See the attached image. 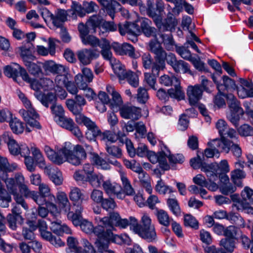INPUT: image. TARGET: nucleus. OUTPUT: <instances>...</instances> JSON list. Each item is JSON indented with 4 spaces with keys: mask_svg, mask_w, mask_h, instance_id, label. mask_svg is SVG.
<instances>
[{
    "mask_svg": "<svg viewBox=\"0 0 253 253\" xmlns=\"http://www.w3.org/2000/svg\"><path fill=\"white\" fill-rule=\"evenodd\" d=\"M133 232L139 235L142 239L149 242H155L157 240V236L155 226H151L150 228H144L137 229L135 228Z\"/></svg>",
    "mask_w": 253,
    "mask_h": 253,
    "instance_id": "4468645a",
    "label": "nucleus"
},
{
    "mask_svg": "<svg viewBox=\"0 0 253 253\" xmlns=\"http://www.w3.org/2000/svg\"><path fill=\"white\" fill-rule=\"evenodd\" d=\"M9 126L12 131L16 134L22 133L24 129L23 123L16 118L11 119Z\"/></svg>",
    "mask_w": 253,
    "mask_h": 253,
    "instance_id": "09e8293b",
    "label": "nucleus"
},
{
    "mask_svg": "<svg viewBox=\"0 0 253 253\" xmlns=\"http://www.w3.org/2000/svg\"><path fill=\"white\" fill-rule=\"evenodd\" d=\"M203 170L206 173L208 180L207 186H205V187L212 191H216L218 188V185L215 182V181L218 180L217 174L213 173L212 171H210L207 169H204Z\"/></svg>",
    "mask_w": 253,
    "mask_h": 253,
    "instance_id": "7c9ffc66",
    "label": "nucleus"
},
{
    "mask_svg": "<svg viewBox=\"0 0 253 253\" xmlns=\"http://www.w3.org/2000/svg\"><path fill=\"white\" fill-rule=\"evenodd\" d=\"M161 70L157 67L152 66V70L150 73L144 74V82L152 89L156 90L155 84H156L157 78L159 75Z\"/></svg>",
    "mask_w": 253,
    "mask_h": 253,
    "instance_id": "393cba45",
    "label": "nucleus"
},
{
    "mask_svg": "<svg viewBox=\"0 0 253 253\" xmlns=\"http://www.w3.org/2000/svg\"><path fill=\"white\" fill-rule=\"evenodd\" d=\"M7 220L9 227L12 230H16L17 224H21L23 222L22 216H16L11 214L7 215Z\"/></svg>",
    "mask_w": 253,
    "mask_h": 253,
    "instance_id": "864d4df0",
    "label": "nucleus"
},
{
    "mask_svg": "<svg viewBox=\"0 0 253 253\" xmlns=\"http://www.w3.org/2000/svg\"><path fill=\"white\" fill-rule=\"evenodd\" d=\"M82 42L85 45H90L92 47L100 46L101 44L102 39L99 40L97 37L88 35L81 39Z\"/></svg>",
    "mask_w": 253,
    "mask_h": 253,
    "instance_id": "79ce46f5",
    "label": "nucleus"
},
{
    "mask_svg": "<svg viewBox=\"0 0 253 253\" xmlns=\"http://www.w3.org/2000/svg\"><path fill=\"white\" fill-rule=\"evenodd\" d=\"M242 231L239 228L235 226H229L224 230V235L225 238L238 240Z\"/></svg>",
    "mask_w": 253,
    "mask_h": 253,
    "instance_id": "58836bf2",
    "label": "nucleus"
},
{
    "mask_svg": "<svg viewBox=\"0 0 253 253\" xmlns=\"http://www.w3.org/2000/svg\"><path fill=\"white\" fill-rule=\"evenodd\" d=\"M138 178L142 186L145 188L146 191L149 194H151L152 189L149 180V175L145 171H144L139 173Z\"/></svg>",
    "mask_w": 253,
    "mask_h": 253,
    "instance_id": "5fc2aeb1",
    "label": "nucleus"
},
{
    "mask_svg": "<svg viewBox=\"0 0 253 253\" xmlns=\"http://www.w3.org/2000/svg\"><path fill=\"white\" fill-rule=\"evenodd\" d=\"M91 162L98 168L103 169H109L110 168L109 164L100 157L97 154H91Z\"/></svg>",
    "mask_w": 253,
    "mask_h": 253,
    "instance_id": "de8ad7c7",
    "label": "nucleus"
},
{
    "mask_svg": "<svg viewBox=\"0 0 253 253\" xmlns=\"http://www.w3.org/2000/svg\"><path fill=\"white\" fill-rule=\"evenodd\" d=\"M131 230L132 231L135 228L137 229H142L144 228H150L151 226H155L152 223L151 219L146 214H144L141 218L140 223L139 224L138 220L134 217L130 216Z\"/></svg>",
    "mask_w": 253,
    "mask_h": 253,
    "instance_id": "f3484780",
    "label": "nucleus"
},
{
    "mask_svg": "<svg viewBox=\"0 0 253 253\" xmlns=\"http://www.w3.org/2000/svg\"><path fill=\"white\" fill-rule=\"evenodd\" d=\"M67 13L63 9H58L55 14L53 15L52 24L57 27H60L67 20Z\"/></svg>",
    "mask_w": 253,
    "mask_h": 253,
    "instance_id": "473e14b6",
    "label": "nucleus"
},
{
    "mask_svg": "<svg viewBox=\"0 0 253 253\" xmlns=\"http://www.w3.org/2000/svg\"><path fill=\"white\" fill-rule=\"evenodd\" d=\"M238 134L242 137L253 136V127L244 124L237 128Z\"/></svg>",
    "mask_w": 253,
    "mask_h": 253,
    "instance_id": "6e6d98bb",
    "label": "nucleus"
},
{
    "mask_svg": "<svg viewBox=\"0 0 253 253\" xmlns=\"http://www.w3.org/2000/svg\"><path fill=\"white\" fill-rule=\"evenodd\" d=\"M44 71L48 73H50L54 74H63L65 72L64 66L57 64L53 61H47L42 65Z\"/></svg>",
    "mask_w": 253,
    "mask_h": 253,
    "instance_id": "5701e85b",
    "label": "nucleus"
},
{
    "mask_svg": "<svg viewBox=\"0 0 253 253\" xmlns=\"http://www.w3.org/2000/svg\"><path fill=\"white\" fill-rule=\"evenodd\" d=\"M80 226L82 230L84 231V232L87 233V234H90L92 232L94 233V234L97 236V239L95 242V244L96 245V247H97V242L99 240V236L98 235H97L95 233V229L96 228L98 227H103L101 225H98L96 226L95 227H93V225H92V223L91 222H89L85 219H84L82 222L80 223V224L79 225Z\"/></svg>",
    "mask_w": 253,
    "mask_h": 253,
    "instance_id": "72a5a7b5",
    "label": "nucleus"
},
{
    "mask_svg": "<svg viewBox=\"0 0 253 253\" xmlns=\"http://www.w3.org/2000/svg\"><path fill=\"white\" fill-rule=\"evenodd\" d=\"M190 164L193 169H198L201 168V170L203 172L204 169L207 168V167L210 165L204 162L202 158L199 155H197L196 158H194L190 160Z\"/></svg>",
    "mask_w": 253,
    "mask_h": 253,
    "instance_id": "bf43d9fd",
    "label": "nucleus"
},
{
    "mask_svg": "<svg viewBox=\"0 0 253 253\" xmlns=\"http://www.w3.org/2000/svg\"><path fill=\"white\" fill-rule=\"evenodd\" d=\"M79 61L84 65L89 64L93 60L100 56V51L97 49L84 48L77 52Z\"/></svg>",
    "mask_w": 253,
    "mask_h": 253,
    "instance_id": "6e6552de",
    "label": "nucleus"
},
{
    "mask_svg": "<svg viewBox=\"0 0 253 253\" xmlns=\"http://www.w3.org/2000/svg\"><path fill=\"white\" fill-rule=\"evenodd\" d=\"M35 96L46 107H48L49 104L53 105L56 100L55 96L52 93L47 94L42 93L41 91H36L34 93Z\"/></svg>",
    "mask_w": 253,
    "mask_h": 253,
    "instance_id": "4be33fe9",
    "label": "nucleus"
},
{
    "mask_svg": "<svg viewBox=\"0 0 253 253\" xmlns=\"http://www.w3.org/2000/svg\"><path fill=\"white\" fill-rule=\"evenodd\" d=\"M33 61H30L25 63L29 72L35 77H39L42 74V70L40 65L34 63Z\"/></svg>",
    "mask_w": 253,
    "mask_h": 253,
    "instance_id": "c03bdc74",
    "label": "nucleus"
},
{
    "mask_svg": "<svg viewBox=\"0 0 253 253\" xmlns=\"http://www.w3.org/2000/svg\"><path fill=\"white\" fill-rule=\"evenodd\" d=\"M160 83L165 86H174V88H171L169 89V93L170 97L178 100L184 99L185 97L184 92L180 85V81L177 78L173 76H169L164 75L161 77Z\"/></svg>",
    "mask_w": 253,
    "mask_h": 253,
    "instance_id": "7ed1b4c3",
    "label": "nucleus"
},
{
    "mask_svg": "<svg viewBox=\"0 0 253 253\" xmlns=\"http://www.w3.org/2000/svg\"><path fill=\"white\" fill-rule=\"evenodd\" d=\"M4 74L8 77L13 78V80L16 82H18L19 74L24 81H30V77L26 70L17 63L5 66L4 69Z\"/></svg>",
    "mask_w": 253,
    "mask_h": 253,
    "instance_id": "39448f33",
    "label": "nucleus"
},
{
    "mask_svg": "<svg viewBox=\"0 0 253 253\" xmlns=\"http://www.w3.org/2000/svg\"><path fill=\"white\" fill-rule=\"evenodd\" d=\"M17 166L13 163L10 165L5 157L0 156V170L4 172H11L16 169Z\"/></svg>",
    "mask_w": 253,
    "mask_h": 253,
    "instance_id": "49530a36",
    "label": "nucleus"
},
{
    "mask_svg": "<svg viewBox=\"0 0 253 253\" xmlns=\"http://www.w3.org/2000/svg\"><path fill=\"white\" fill-rule=\"evenodd\" d=\"M105 149L109 155L116 158H120L122 156V150L117 146L106 144Z\"/></svg>",
    "mask_w": 253,
    "mask_h": 253,
    "instance_id": "680f3d73",
    "label": "nucleus"
},
{
    "mask_svg": "<svg viewBox=\"0 0 253 253\" xmlns=\"http://www.w3.org/2000/svg\"><path fill=\"white\" fill-rule=\"evenodd\" d=\"M155 54V61L153 63V67H157L159 69L163 70L165 67L166 58L167 53L163 48L156 53Z\"/></svg>",
    "mask_w": 253,
    "mask_h": 253,
    "instance_id": "cd10ccee",
    "label": "nucleus"
},
{
    "mask_svg": "<svg viewBox=\"0 0 253 253\" xmlns=\"http://www.w3.org/2000/svg\"><path fill=\"white\" fill-rule=\"evenodd\" d=\"M121 116L125 119L137 120L141 116V109L132 105H124L119 108Z\"/></svg>",
    "mask_w": 253,
    "mask_h": 253,
    "instance_id": "1a4fd4ad",
    "label": "nucleus"
},
{
    "mask_svg": "<svg viewBox=\"0 0 253 253\" xmlns=\"http://www.w3.org/2000/svg\"><path fill=\"white\" fill-rule=\"evenodd\" d=\"M67 244L68 246V249L66 250L67 253H81V247L78 246L79 242L76 238L68 237L67 239Z\"/></svg>",
    "mask_w": 253,
    "mask_h": 253,
    "instance_id": "f704fd0d",
    "label": "nucleus"
},
{
    "mask_svg": "<svg viewBox=\"0 0 253 253\" xmlns=\"http://www.w3.org/2000/svg\"><path fill=\"white\" fill-rule=\"evenodd\" d=\"M46 173L48 175L49 178L56 185H60L62 184L63 178L62 173L57 169H46Z\"/></svg>",
    "mask_w": 253,
    "mask_h": 253,
    "instance_id": "2f4dec72",
    "label": "nucleus"
},
{
    "mask_svg": "<svg viewBox=\"0 0 253 253\" xmlns=\"http://www.w3.org/2000/svg\"><path fill=\"white\" fill-rule=\"evenodd\" d=\"M73 146L70 142H66L64 143V146L59 150L60 154H63L64 156V159L69 162V158H72L74 156Z\"/></svg>",
    "mask_w": 253,
    "mask_h": 253,
    "instance_id": "a18cd8bd",
    "label": "nucleus"
},
{
    "mask_svg": "<svg viewBox=\"0 0 253 253\" xmlns=\"http://www.w3.org/2000/svg\"><path fill=\"white\" fill-rule=\"evenodd\" d=\"M73 210L74 211H69L67 214V217L75 226H77L84 220L82 214L84 208L75 206V207H73Z\"/></svg>",
    "mask_w": 253,
    "mask_h": 253,
    "instance_id": "6ab92c4d",
    "label": "nucleus"
},
{
    "mask_svg": "<svg viewBox=\"0 0 253 253\" xmlns=\"http://www.w3.org/2000/svg\"><path fill=\"white\" fill-rule=\"evenodd\" d=\"M74 156L69 158V163L73 165L78 166L81 164L82 160L86 158V153L84 147L80 145L74 146Z\"/></svg>",
    "mask_w": 253,
    "mask_h": 253,
    "instance_id": "2eb2a0df",
    "label": "nucleus"
},
{
    "mask_svg": "<svg viewBox=\"0 0 253 253\" xmlns=\"http://www.w3.org/2000/svg\"><path fill=\"white\" fill-rule=\"evenodd\" d=\"M19 48L20 51V56L22 58L24 64L27 62L35 60L36 57L32 54V51L29 47L21 46Z\"/></svg>",
    "mask_w": 253,
    "mask_h": 253,
    "instance_id": "603ef678",
    "label": "nucleus"
},
{
    "mask_svg": "<svg viewBox=\"0 0 253 253\" xmlns=\"http://www.w3.org/2000/svg\"><path fill=\"white\" fill-rule=\"evenodd\" d=\"M222 83L217 84V89L219 92H225L229 90H235L237 86L234 81L227 76L222 77Z\"/></svg>",
    "mask_w": 253,
    "mask_h": 253,
    "instance_id": "b1692460",
    "label": "nucleus"
},
{
    "mask_svg": "<svg viewBox=\"0 0 253 253\" xmlns=\"http://www.w3.org/2000/svg\"><path fill=\"white\" fill-rule=\"evenodd\" d=\"M19 113L26 122L29 121L33 117H39L38 114L33 108H30L27 110L21 109Z\"/></svg>",
    "mask_w": 253,
    "mask_h": 253,
    "instance_id": "338daca9",
    "label": "nucleus"
},
{
    "mask_svg": "<svg viewBox=\"0 0 253 253\" xmlns=\"http://www.w3.org/2000/svg\"><path fill=\"white\" fill-rule=\"evenodd\" d=\"M216 140H220V139H214L211 141L208 142V145L210 148H207L205 150L204 154L207 158H212L216 154H218L219 152H221V148L218 145L214 146L213 143Z\"/></svg>",
    "mask_w": 253,
    "mask_h": 253,
    "instance_id": "37998d69",
    "label": "nucleus"
},
{
    "mask_svg": "<svg viewBox=\"0 0 253 253\" xmlns=\"http://www.w3.org/2000/svg\"><path fill=\"white\" fill-rule=\"evenodd\" d=\"M97 1L112 18H113L116 11L121 9V5L115 0H97Z\"/></svg>",
    "mask_w": 253,
    "mask_h": 253,
    "instance_id": "a211bd4d",
    "label": "nucleus"
},
{
    "mask_svg": "<svg viewBox=\"0 0 253 253\" xmlns=\"http://www.w3.org/2000/svg\"><path fill=\"white\" fill-rule=\"evenodd\" d=\"M220 245L230 253H232L235 248V242L233 239H222L220 241Z\"/></svg>",
    "mask_w": 253,
    "mask_h": 253,
    "instance_id": "e2e57ef3",
    "label": "nucleus"
},
{
    "mask_svg": "<svg viewBox=\"0 0 253 253\" xmlns=\"http://www.w3.org/2000/svg\"><path fill=\"white\" fill-rule=\"evenodd\" d=\"M155 214L158 222L160 224L164 226L165 227H168L170 225L171 219L167 212L163 210L157 209Z\"/></svg>",
    "mask_w": 253,
    "mask_h": 253,
    "instance_id": "ea45409f",
    "label": "nucleus"
},
{
    "mask_svg": "<svg viewBox=\"0 0 253 253\" xmlns=\"http://www.w3.org/2000/svg\"><path fill=\"white\" fill-rule=\"evenodd\" d=\"M112 48L117 54L121 55H127L133 59H137L140 57V53L135 51L133 46L127 43L120 44L117 42H113Z\"/></svg>",
    "mask_w": 253,
    "mask_h": 253,
    "instance_id": "423d86ee",
    "label": "nucleus"
},
{
    "mask_svg": "<svg viewBox=\"0 0 253 253\" xmlns=\"http://www.w3.org/2000/svg\"><path fill=\"white\" fill-rule=\"evenodd\" d=\"M56 197L61 207L65 211H69L70 210L71 205L66 193L63 192H58Z\"/></svg>",
    "mask_w": 253,
    "mask_h": 253,
    "instance_id": "3c124183",
    "label": "nucleus"
},
{
    "mask_svg": "<svg viewBox=\"0 0 253 253\" xmlns=\"http://www.w3.org/2000/svg\"><path fill=\"white\" fill-rule=\"evenodd\" d=\"M237 140L236 138H233L234 141L230 140L227 138H223V140H216L214 141L213 145H217L221 148V152L228 153L231 151L233 155L237 158H239L242 155V150L238 144V136L237 135Z\"/></svg>",
    "mask_w": 253,
    "mask_h": 253,
    "instance_id": "20e7f679",
    "label": "nucleus"
},
{
    "mask_svg": "<svg viewBox=\"0 0 253 253\" xmlns=\"http://www.w3.org/2000/svg\"><path fill=\"white\" fill-rule=\"evenodd\" d=\"M187 95L190 105H196L202 98L203 95V90L200 85L189 86L187 89Z\"/></svg>",
    "mask_w": 253,
    "mask_h": 253,
    "instance_id": "ddd939ff",
    "label": "nucleus"
},
{
    "mask_svg": "<svg viewBox=\"0 0 253 253\" xmlns=\"http://www.w3.org/2000/svg\"><path fill=\"white\" fill-rule=\"evenodd\" d=\"M167 203L170 211L174 215L176 216L180 215L181 211L176 199H169L167 201Z\"/></svg>",
    "mask_w": 253,
    "mask_h": 253,
    "instance_id": "774afa93",
    "label": "nucleus"
},
{
    "mask_svg": "<svg viewBox=\"0 0 253 253\" xmlns=\"http://www.w3.org/2000/svg\"><path fill=\"white\" fill-rule=\"evenodd\" d=\"M227 219L232 223L236 224L239 228L245 227V221L244 219L237 213L230 212L228 214Z\"/></svg>",
    "mask_w": 253,
    "mask_h": 253,
    "instance_id": "4d7b16f0",
    "label": "nucleus"
},
{
    "mask_svg": "<svg viewBox=\"0 0 253 253\" xmlns=\"http://www.w3.org/2000/svg\"><path fill=\"white\" fill-rule=\"evenodd\" d=\"M206 169H208L210 171L213 173L218 174L221 173H227L229 171V167L227 161L226 160H222L219 164L212 163L207 167Z\"/></svg>",
    "mask_w": 253,
    "mask_h": 253,
    "instance_id": "aec40b11",
    "label": "nucleus"
},
{
    "mask_svg": "<svg viewBox=\"0 0 253 253\" xmlns=\"http://www.w3.org/2000/svg\"><path fill=\"white\" fill-rule=\"evenodd\" d=\"M69 198L73 202V207H75V206L83 207L82 204L84 200V194L79 188L77 187L72 188L69 193Z\"/></svg>",
    "mask_w": 253,
    "mask_h": 253,
    "instance_id": "bb28decb",
    "label": "nucleus"
},
{
    "mask_svg": "<svg viewBox=\"0 0 253 253\" xmlns=\"http://www.w3.org/2000/svg\"><path fill=\"white\" fill-rule=\"evenodd\" d=\"M76 122L79 125H83L86 127L85 136L87 140L95 141L97 137L101 135V131L95 122L84 115H78Z\"/></svg>",
    "mask_w": 253,
    "mask_h": 253,
    "instance_id": "f03ea898",
    "label": "nucleus"
},
{
    "mask_svg": "<svg viewBox=\"0 0 253 253\" xmlns=\"http://www.w3.org/2000/svg\"><path fill=\"white\" fill-rule=\"evenodd\" d=\"M102 187L105 192L110 195L121 190L120 185L115 182H111L109 180L104 181L102 183Z\"/></svg>",
    "mask_w": 253,
    "mask_h": 253,
    "instance_id": "e433bc0d",
    "label": "nucleus"
},
{
    "mask_svg": "<svg viewBox=\"0 0 253 253\" xmlns=\"http://www.w3.org/2000/svg\"><path fill=\"white\" fill-rule=\"evenodd\" d=\"M137 23L139 24L140 34L143 33L147 37H154L156 38L157 29L151 26L150 20L142 17L137 21Z\"/></svg>",
    "mask_w": 253,
    "mask_h": 253,
    "instance_id": "f8f14e48",
    "label": "nucleus"
},
{
    "mask_svg": "<svg viewBox=\"0 0 253 253\" xmlns=\"http://www.w3.org/2000/svg\"><path fill=\"white\" fill-rule=\"evenodd\" d=\"M85 181H88L90 185L94 187H99L104 181V177L101 174L93 173L92 174L87 175Z\"/></svg>",
    "mask_w": 253,
    "mask_h": 253,
    "instance_id": "4c0bfd02",
    "label": "nucleus"
},
{
    "mask_svg": "<svg viewBox=\"0 0 253 253\" xmlns=\"http://www.w3.org/2000/svg\"><path fill=\"white\" fill-rule=\"evenodd\" d=\"M103 18L100 15H93L90 16L86 22V24L90 29L93 31V33H96L98 29L103 22Z\"/></svg>",
    "mask_w": 253,
    "mask_h": 253,
    "instance_id": "c9c22d12",
    "label": "nucleus"
},
{
    "mask_svg": "<svg viewBox=\"0 0 253 253\" xmlns=\"http://www.w3.org/2000/svg\"><path fill=\"white\" fill-rule=\"evenodd\" d=\"M216 128L218 130L220 136L221 137L220 140H223L226 137L230 138H236L237 140V133L236 130L230 128L227 123L222 119H220L216 123Z\"/></svg>",
    "mask_w": 253,
    "mask_h": 253,
    "instance_id": "9b49d317",
    "label": "nucleus"
},
{
    "mask_svg": "<svg viewBox=\"0 0 253 253\" xmlns=\"http://www.w3.org/2000/svg\"><path fill=\"white\" fill-rule=\"evenodd\" d=\"M99 47L101 48L100 54H101L104 59L111 61L112 53L111 51V48H112V44L110 45V42L106 38H102L101 44Z\"/></svg>",
    "mask_w": 253,
    "mask_h": 253,
    "instance_id": "c756f323",
    "label": "nucleus"
},
{
    "mask_svg": "<svg viewBox=\"0 0 253 253\" xmlns=\"http://www.w3.org/2000/svg\"><path fill=\"white\" fill-rule=\"evenodd\" d=\"M227 102L231 112H235V113L240 114H244V112L241 107L240 102L232 94H229L226 96Z\"/></svg>",
    "mask_w": 253,
    "mask_h": 253,
    "instance_id": "c85d7f7f",
    "label": "nucleus"
},
{
    "mask_svg": "<svg viewBox=\"0 0 253 253\" xmlns=\"http://www.w3.org/2000/svg\"><path fill=\"white\" fill-rule=\"evenodd\" d=\"M121 217L117 212H113L110 214L109 217L105 216L101 219L103 221L105 230L111 229L112 232L115 229L114 226H117Z\"/></svg>",
    "mask_w": 253,
    "mask_h": 253,
    "instance_id": "412c9836",
    "label": "nucleus"
},
{
    "mask_svg": "<svg viewBox=\"0 0 253 253\" xmlns=\"http://www.w3.org/2000/svg\"><path fill=\"white\" fill-rule=\"evenodd\" d=\"M160 36L162 39V42L166 48L168 50H171L173 48V46L175 45V42L171 34H161Z\"/></svg>",
    "mask_w": 253,
    "mask_h": 253,
    "instance_id": "052dcab7",
    "label": "nucleus"
},
{
    "mask_svg": "<svg viewBox=\"0 0 253 253\" xmlns=\"http://www.w3.org/2000/svg\"><path fill=\"white\" fill-rule=\"evenodd\" d=\"M164 148L166 150L167 152H165L164 151V150H163L162 153H159V161L158 162L162 169L164 170H167L169 169V166L167 163L166 158H168V156H169L170 151L166 146H164Z\"/></svg>",
    "mask_w": 253,
    "mask_h": 253,
    "instance_id": "8fccbe9b",
    "label": "nucleus"
},
{
    "mask_svg": "<svg viewBox=\"0 0 253 253\" xmlns=\"http://www.w3.org/2000/svg\"><path fill=\"white\" fill-rule=\"evenodd\" d=\"M2 139L4 143H6L10 154L13 155L19 154L20 146L11 136L10 133L4 132L2 135Z\"/></svg>",
    "mask_w": 253,
    "mask_h": 253,
    "instance_id": "dca6fc26",
    "label": "nucleus"
},
{
    "mask_svg": "<svg viewBox=\"0 0 253 253\" xmlns=\"http://www.w3.org/2000/svg\"><path fill=\"white\" fill-rule=\"evenodd\" d=\"M5 183L6 185L8 193L12 195L16 194L18 193V185L16 183L15 180L14 178H10L5 179Z\"/></svg>",
    "mask_w": 253,
    "mask_h": 253,
    "instance_id": "69168bd1",
    "label": "nucleus"
},
{
    "mask_svg": "<svg viewBox=\"0 0 253 253\" xmlns=\"http://www.w3.org/2000/svg\"><path fill=\"white\" fill-rule=\"evenodd\" d=\"M44 151L49 159L55 164L60 165L65 162L64 157L59 154V151L55 152L48 146H45Z\"/></svg>",
    "mask_w": 253,
    "mask_h": 253,
    "instance_id": "a878e982",
    "label": "nucleus"
},
{
    "mask_svg": "<svg viewBox=\"0 0 253 253\" xmlns=\"http://www.w3.org/2000/svg\"><path fill=\"white\" fill-rule=\"evenodd\" d=\"M38 192L46 199L47 198L51 202L55 200V198L50 192V189L48 185L45 183H42L39 186Z\"/></svg>",
    "mask_w": 253,
    "mask_h": 253,
    "instance_id": "13d9d810",
    "label": "nucleus"
},
{
    "mask_svg": "<svg viewBox=\"0 0 253 253\" xmlns=\"http://www.w3.org/2000/svg\"><path fill=\"white\" fill-rule=\"evenodd\" d=\"M121 180L124 192L127 195H133L135 191L128 178L125 175H122Z\"/></svg>",
    "mask_w": 253,
    "mask_h": 253,
    "instance_id": "0e129e2a",
    "label": "nucleus"
},
{
    "mask_svg": "<svg viewBox=\"0 0 253 253\" xmlns=\"http://www.w3.org/2000/svg\"><path fill=\"white\" fill-rule=\"evenodd\" d=\"M154 22L160 32L171 31L177 25V21L173 15L169 14L165 20L163 22L162 17L159 15Z\"/></svg>",
    "mask_w": 253,
    "mask_h": 253,
    "instance_id": "0eeeda50",
    "label": "nucleus"
},
{
    "mask_svg": "<svg viewBox=\"0 0 253 253\" xmlns=\"http://www.w3.org/2000/svg\"><path fill=\"white\" fill-rule=\"evenodd\" d=\"M93 79L92 71L88 68L84 67L82 70V73L75 76V81L80 89H83L87 86L88 83L92 81Z\"/></svg>",
    "mask_w": 253,
    "mask_h": 253,
    "instance_id": "9d476101",
    "label": "nucleus"
},
{
    "mask_svg": "<svg viewBox=\"0 0 253 253\" xmlns=\"http://www.w3.org/2000/svg\"><path fill=\"white\" fill-rule=\"evenodd\" d=\"M172 69L176 73H188L192 75L189 64L182 60H179Z\"/></svg>",
    "mask_w": 253,
    "mask_h": 253,
    "instance_id": "a19ab883",
    "label": "nucleus"
},
{
    "mask_svg": "<svg viewBox=\"0 0 253 253\" xmlns=\"http://www.w3.org/2000/svg\"><path fill=\"white\" fill-rule=\"evenodd\" d=\"M95 233L99 236V240L96 243L98 253H114V251L109 249L111 242L127 245H129L131 242L130 238L126 234L118 235L114 234L111 229L105 230L101 227L96 228Z\"/></svg>",
    "mask_w": 253,
    "mask_h": 253,
    "instance_id": "f257e3e1",
    "label": "nucleus"
}]
</instances>
